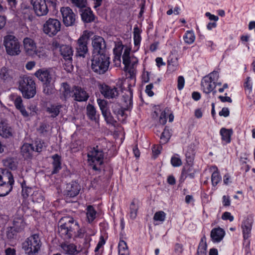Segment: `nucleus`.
<instances>
[{"label":"nucleus","instance_id":"obj_46","mask_svg":"<svg viewBox=\"0 0 255 255\" xmlns=\"http://www.w3.org/2000/svg\"><path fill=\"white\" fill-rule=\"evenodd\" d=\"M97 103L102 113L109 110V108L108 106V102L106 100L99 99L97 100Z\"/></svg>","mask_w":255,"mask_h":255},{"label":"nucleus","instance_id":"obj_36","mask_svg":"<svg viewBox=\"0 0 255 255\" xmlns=\"http://www.w3.org/2000/svg\"><path fill=\"white\" fill-rule=\"evenodd\" d=\"M118 249L119 255L129 253L127 244L124 240H120L118 245Z\"/></svg>","mask_w":255,"mask_h":255},{"label":"nucleus","instance_id":"obj_60","mask_svg":"<svg viewBox=\"0 0 255 255\" xmlns=\"http://www.w3.org/2000/svg\"><path fill=\"white\" fill-rule=\"evenodd\" d=\"M91 240V239L90 237V236H88L86 235L85 237V242L84 243V248L86 250L85 251V253H88L87 249L90 246V242Z\"/></svg>","mask_w":255,"mask_h":255},{"label":"nucleus","instance_id":"obj_43","mask_svg":"<svg viewBox=\"0 0 255 255\" xmlns=\"http://www.w3.org/2000/svg\"><path fill=\"white\" fill-rule=\"evenodd\" d=\"M178 59L177 58L174 59H171L170 60L168 61V69L170 71H175L178 67Z\"/></svg>","mask_w":255,"mask_h":255},{"label":"nucleus","instance_id":"obj_1","mask_svg":"<svg viewBox=\"0 0 255 255\" xmlns=\"http://www.w3.org/2000/svg\"><path fill=\"white\" fill-rule=\"evenodd\" d=\"M79 229L78 222L71 217H64L59 222L58 234L64 240L71 238Z\"/></svg>","mask_w":255,"mask_h":255},{"label":"nucleus","instance_id":"obj_22","mask_svg":"<svg viewBox=\"0 0 255 255\" xmlns=\"http://www.w3.org/2000/svg\"><path fill=\"white\" fill-rule=\"evenodd\" d=\"M34 147L32 144L24 143L21 147V154L24 159H30L32 156Z\"/></svg>","mask_w":255,"mask_h":255},{"label":"nucleus","instance_id":"obj_10","mask_svg":"<svg viewBox=\"0 0 255 255\" xmlns=\"http://www.w3.org/2000/svg\"><path fill=\"white\" fill-rule=\"evenodd\" d=\"M34 75L39 80L41 81L43 84L55 82L56 79L54 72L50 69L44 68L37 70L34 73Z\"/></svg>","mask_w":255,"mask_h":255},{"label":"nucleus","instance_id":"obj_44","mask_svg":"<svg viewBox=\"0 0 255 255\" xmlns=\"http://www.w3.org/2000/svg\"><path fill=\"white\" fill-rule=\"evenodd\" d=\"M102 114L108 124H114L116 122V121L114 120L110 112V109L102 113Z\"/></svg>","mask_w":255,"mask_h":255},{"label":"nucleus","instance_id":"obj_2","mask_svg":"<svg viewBox=\"0 0 255 255\" xmlns=\"http://www.w3.org/2000/svg\"><path fill=\"white\" fill-rule=\"evenodd\" d=\"M14 183L11 172L6 169L0 168V197L8 195L12 190Z\"/></svg>","mask_w":255,"mask_h":255},{"label":"nucleus","instance_id":"obj_51","mask_svg":"<svg viewBox=\"0 0 255 255\" xmlns=\"http://www.w3.org/2000/svg\"><path fill=\"white\" fill-rule=\"evenodd\" d=\"M133 39L135 45H137L140 41V31L138 27L133 28Z\"/></svg>","mask_w":255,"mask_h":255},{"label":"nucleus","instance_id":"obj_48","mask_svg":"<svg viewBox=\"0 0 255 255\" xmlns=\"http://www.w3.org/2000/svg\"><path fill=\"white\" fill-rule=\"evenodd\" d=\"M206 249L207 245L206 243L203 242V240L202 239L198 246L197 252V255H206Z\"/></svg>","mask_w":255,"mask_h":255},{"label":"nucleus","instance_id":"obj_39","mask_svg":"<svg viewBox=\"0 0 255 255\" xmlns=\"http://www.w3.org/2000/svg\"><path fill=\"white\" fill-rule=\"evenodd\" d=\"M61 91L65 99L70 97L72 91L70 90V86L67 83L62 84Z\"/></svg>","mask_w":255,"mask_h":255},{"label":"nucleus","instance_id":"obj_25","mask_svg":"<svg viewBox=\"0 0 255 255\" xmlns=\"http://www.w3.org/2000/svg\"><path fill=\"white\" fill-rule=\"evenodd\" d=\"M61 248L64 253L67 255H76L78 253L76 246L73 244H62Z\"/></svg>","mask_w":255,"mask_h":255},{"label":"nucleus","instance_id":"obj_20","mask_svg":"<svg viewBox=\"0 0 255 255\" xmlns=\"http://www.w3.org/2000/svg\"><path fill=\"white\" fill-rule=\"evenodd\" d=\"M225 232L221 228H214L211 232V238L213 242H220L223 239Z\"/></svg>","mask_w":255,"mask_h":255},{"label":"nucleus","instance_id":"obj_4","mask_svg":"<svg viewBox=\"0 0 255 255\" xmlns=\"http://www.w3.org/2000/svg\"><path fill=\"white\" fill-rule=\"evenodd\" d=\"M19 89L26 99L32 98L36 94L35 83L31 77L23 76L19 81Z\"/></svg>","mask_w":255,"mask_h":255},{"label":"nucleus","instance_id":"obj_19","mask_svg":"<svg viewBox=\"0 0 255 255\" xmlns=\"http://www.w3.org/2000/svg\"><path fill=\"white\" fill-rule=\"evenodd\" d=\"M80 189L78 183L72 182L67 185L65 194L67 197H74L79 194Z\"/></svg>","mask_w":255,"mask_h":255},{"label":"nucleus","instance_id":"obj_17","mask_svg":"<svg viewBox=\"0 0 255 255\" xmlns=\"http://www.w3.org/2000/svg\"><path fill=\"white\" fill-rule=\"evenodd\" d=\"M23 42L26 53L31 56L35 55L36 46L33 40L29 37H25L24 38Z\"/></svg>","mask_w":255,"mask_h":255},{"label":"nucleus","instance_id":"obj_47","mask_svg":"<svg viewBox=\"0 0 255 255\" xmlns=\"http://www.w3.org/2000/svg\"><path fill=\"white\" fill-rule=\"evenodd\" d=\"M66 1L79 8L86 7L87 4L86 0H66Z\"/></svg>","mask_w":255,"mask_h":255},{"label":"nucleus","instance_id":"obj_5","mask_svg":"<svg viewBox=\"0 0 255 255\" xmlns=\"http://www.w3.org/2000/svg\"><path fill=\"white\" fill-rule=\"evenodd\" d=\"M57 0H31L34 11L38 16L46 15L49 11L48 6L55 9L57 5Z\"/></svg>","mask_w":255,"mask_h":255},{"label":"nucleus","instance_id":"obj_38","mask_svg":"<svg viewBox=\"0 0 255 255\" xmlns=\"http://www.w3.org/2000/svg\"><path fill=\"white\" fill-rule=\"evenodd\" d=\"M170 136L171 134L169 129L165 127L160 136V143L161 144L166 143L168 141Z\"/></svg>","mask_w":255,"mask_h":255},{"label":"nucleus","instance_id":"obj_8","mask_svg":"<svg viewBox=\"0 0 255 255\" xmlns=\"http://www.w3.org/2000/svg\"><path fill=\"white\" fill-rule=\"evenodd\" d=\"M61 29V23L57 19L49 18L43 25V32L50 37L57 34Z\"/></svg>","mask_w":255,"mask_h":255},{"label":"nucleus","instance_id":"obj_57","mask_svg":"<svg viewBox=\"0 0 255 255\" xmlns=\"http://www.w3.org/2000/svg\"><path fill=\"white\" fill-rule=\"evenodd\" d=\"M185 80L183 76H180L178 78L177 88L179 90H182L184 86Z\"/></svg>","mask_w":255,"mask_h":255},{"label":"nucleus","instance_id":"obj_42","mask_svg":"<svg viewBox=\"0 0 255 255\" xmlns=\"http://www.w3.org/2000/svg\"><path fill=\"white\" fill-rule=\"evenodd\" d=\"M31 195L33 201L38 203L43 201L44 199L43 193L40 191H33Z\"/></svg>","mask_w":255,"mask_h":255},{"label":"nucleus","instance_id":"obj_58","mask_svg":"<svg viewBox=\"0 0 255 255\" xmlns=\"http://www.w3.org/2000/svg\"><path fill=\"white\" fill-rule=\"evenodd\" d=\"M222 218L225 220H229L230 222L233 221L234 219L231 214L228 212H225L222 215Z\"/></svg>","mask_w":255,"mask_h":255},{"label":"nucleus","instance_id":"obj_28","mask_svg":"<svg viewBox=\"0 0 255 255\" xmlns=\"http://www.w3.org/2000/svg\"><path fill=\"white\" fill-rule=\"evenodd\" d=\"M52 158L53 160L52 162L53 170L52 171V173L56 174L58 172L61 168V157L57 154H56L53 155Z\"/></svg>","mask_w":255,"mask_h":255},{"label":"nucleus","instance_id":"obj_15","mask_svg":"<svg viewBox=\"0 0 255 255\" xmlns=\"http://www.w3.org/2000/svg\"><path fill=\"white\" fill-rule=\"evenodd\" d=\"M72 97L74 100L78 102H85L88 100L89 96L87 92L79 86H74L72 88Z\"/></svg>","mask_w":255,"mask_h":255},{"label":"nucleus","instance_id":"obj_49","mask_svg":"<svg viewBox=\"0 0 255 255\" xmlns=\"http://www.w3.org/2000/svg\"><path fill=\"white\" fill-rule=\"evenodd\" d=\"M166 214L163 211H158L155 213L153 220L156 221L163 222L165 219Z\"/></svg>","mask_w":255,"mask_h":255},{"label":"nucleus","instance_id":"obj_62","mask_svg":"<svg viewBox=\"0 0 255 255\" xmlns=\"http://www.w3.org/2000/svg\"><path fill=\"white\" fill-rule=\"evenodd\" d=\"M167 121L166 113L165 112H162L159 118V123L162 125H164L166 124Z\"/></svg>","mask_w":255,"mask_h":255},{"label":"nucleus","instance_id":"obj_45","mask_svg":"<svg viewBox=\"0 0 255 255\" xmlns=\"http://www.w3.org/2000/svg\"><path fill=\"white\" fill-rule=\"evenodd\" d=\"M10 97L11 99L14 101V105L17 109L23 106L22 105V100L20 96L11 95Z\"/></svg>","mask_w":255,"mask_h":255},{"label":"nucleus","instance_id":"obj_16","mask_svg":"<svg viewBox=\"0 0 255 255\" xmlns=\"http://www.w3.org/2000/svg\"><path fill=\"white\" fill-rule=\"evenodd\" d=\"M13 133V129L6 121H0V136L3 138H8L12 137Z\"/></svg>","mask_w":255,"mask_h":255},{"label":"nucleus","instance_id":"obj_24","mask_svg":"<svg viewBox=\"0 0 255 255\" xmlns=\"http://www.w3.org/2000/svg\"><path fill=\"white\" fill-rule=\"evenodd\" d=\"M0 78L5 82L11 81L13 78L12 71L5 67H2L0 71Z\"/></svg>","mask_w":255,"mask_h":255},{"label":"nucleus","instance_id":"obj_37","mask_svg":"<svg viewBox=\"0 0 255 255\" xmlns=\"http://www.w3.org/2000/svg\"><path fill=\"white\" fill-rule=\"evenodd\" d=\"M130 50L128 49H126L124 50L122 58L123 62L126 68H128L130 64V58L129 56Z\"/></svg>","mask_w":255,"mask_h":255},{"label":"nucleus","instance_id":"obj_6","mask_svg":"<svg viewBox=\"0 0 255 255\" xmlns=\"http://www.w3.org/2000/svg\"><path fill=\"white\" fill-rule=\"evenodd\" d=\"M41 246V242L37 234L30 236L22 244V248L27 255H37Z\"/></svg>","mask_w":255,"mask_h":255},{"label":"nucleus","instance_id":"obj_52","mask_svg":"<svg viewBox=\"0 0 255 255\" xmlns=\"http://www.w3.org/2000/svg\"><path fill=\"white\" fill-rule=\"evenodd\" d=\"M171 164L174 167L180 166L182 164V161L178 155H176L171 157Z\"/></svg>","mask_w":255,"mask_h":255},{"label":"nucleus","instance_id":"obj_59","mask_svg":"<svg viewBox=\"0 0 255 255\" xmlns=\"http://www.w3.org/2000/svg\"><path fill=\"white\" fill-rule=\"evenodd\" d=\"M18 232H16V230L13 228H10L7 232V236L9 239H12L16 235V233Z\"/></svg>","mask_w":255,"mask_h":255},{"label":"nucleus","instance_id":"obj_40","mask_svg":"<svg viewBox=\"0 0 255 255\" xmlns=\"http://www.w3.org/2000/svg\"><path fill=\"white\" fill-rule=\"evenodd\" d=\"M14 227H12L13 229L16 230V232H20L24 227V223L23 220L21 219H14L13 221Z\"/></svg>","mask_w":255,"mask_h":255},{"label":"nucleus","instance_id":"obj_29","mask_svg":"<svg viewBox=\"0 0 255 255\" xmlns=\"http://www.w3.org/2000/svg\"><path fill=\"white\" fill-rule=\"evenodd\" d=\"M82 20L87 23L94 21L95 17L93 12L89 8L85 9L81 13Z\"/></svg>","mask_w":255,"mask_h":255},{"label":"nucleus","instance_id":"obj_33","mask_svg":"<svg viewBox=\"0 0 255 255\" xmlns=\"http://www.w3.org/2000/svg\"><path fill=\"white\" fill-rule=\"evenodd\" d=\"M86 110L87 115L89 118L92 121H95L96 120V110L94 106L89 104L87 106Z\"/></svg>","mask_w":255,"mask_h":255},{"label":"nucleus","instance_id":"obj_54","mask_svg":"<svg viewBox=\"0 0 255 255\" xmlns=\"http://www.w3.org/2000/svg\"><path fill=\"white\" fill-rule=\"evenodd\" d=\"M45 147L44 143L41 141H36L34 143V151L40 152H41L43 147Z\"/></svg>","mask_w":255,"mask_h":255},{"label":"nucleus","instance_id":"obj_13","mask_svg":"<svg viewBox=\"0 0 255 255\" xmlns=\"http://www.w3.org/2000/svg\"><path fill=\"white\" fill-rule=\"evenodd\" d=\"M63 22L66 26L73 25L76 21V15L69 7H62L60 9Z\"/></svg>","mask_w":255,"mask_h":255},{"label":"nucleus","instance_id":"obj_30","mask_svg":"<svg viewBox=\"0 0 255 255\" xmlns=\"http://www.w3.org/2000/svg\"><path fill=\"white\" fill-rule=\"evenodd\" d=\"M97 212L91 205L87 206L86 209L87 220L88 223H92L96 218Z\"/></svg>","mask_w":255,"mask_h":255},{"label":"nucleus","instance_id":"obj_27","mask_svg":"<svg viewBox=\"0 0 255 255\" xmlns=\"http://www.w3.org/2000/svg\"><path fill=\"white\" fill-rule=\"evenodd\" d=\"M220 133L222 136V140L225 141L226 143H229L231 142V137L233 133L232 129H227L223 128L220 129Z\"/></svg>","mask_w":255,"mask_h":255},{"label":"nucleus","instance_id":"obj_56","mask_svg":"<svg viewBox=\"0 0 255 255\" xmlns=\"http://www.w3.org/2000/svg\"><path fill=\"white\" fill-rule=\"evenodd\" d=\"M219 78V74L216 71H213L208 76L205 77L204 78L208 79L212 82H215L216 80H217Z\"/></svg>","mask_w":255,"mask_h":255},{"label":"nucleus","instance_id":"obj_26","mask_svg":"<svg viewBox=\"0 0 255 255\" xmlns=\"http://www.w3.org/2000/svg\"><path fill=\"white\" fill-rule=\"evenodd\" d=\"M62 105L58 104H51L46 108V112L51 114V117L55 118L58 116Z\"/></svg>","mask_w":255,"mask_h":255},{"label":"nucleus","instance_id":"obj_9","mask_svg":"<svg viewBox=\"0 0 255 255\" xmlns=\"http://www.w3.org/2000/svg\"><path fill=\"white\" fill-rule=\"evenodd\" d=\"M89 33L87 31H85L78 39L76 46V56L85 57V54L88 51L87 44L89 40Z\"/></svg>","mask_w":255,"mask_h":255},{"label":"nucleus","instance_id":"obj_34","mask_svg":"<svg viewBox=\"0 0 255 255\" xmlns=\"http://www.w3.org/2000/svg\"><path fill=\"white\" fill-rule=\"evenodd\" d=\"M183 39L185 43L190 44L194 42L195 39L194 33L192 30L187 31L183 36Z\"/></svg>","mask_w":255,"mask_h":255},{"label":"nucleus","instance_id":"obj_23","mask_svg":"<svg viewBox=\"0 0 255 255\" xmlns=\"http://www.w3.org/2000/svg\"><path fill=\"white\" fill-rule=\"evenodd\" d=\"M201 85L203 92L206 94H209L216 87L215 82H212L208 79L204 78L201 82Z\"/></svg>","mask_w":255,"mask_h":255},{"label":"nucleus","instance_id":"obj_11","mask_svg":"<svg viewBox=\"0 0 255 255\" xmlns=\"http://www.w3.org/2000/svg\"><path fill=\"white\" fill-rule=\"evenodd\" d=\"M88 160L93 163L96 162L99 165L103 163L104 152L103 149L100 148L98 145L91 147L87 154Z\"/></svg>","mask_w":255,"mask_h":255},{"label":"nucleus","instance_id":"obj_31","mask_svg":"<svg viewBox=\"0 0 255 255\" xmlns=\"http://www.w3.org/2000/svg\"><path fill=\"white\" fill-rule=\"evenodd\" d=\"M55 91L54 82L43 84V92L46 95L53 94Z\"/></svg>","mask_w":255,"mask_h":255},{"label":"nucleus","instance_id":"obj_14","mask_svg":"<svg viewBox=\"0 0 255 255\" xmlns=\"http://www.w3.org/2000/svg\"><path fill=\"white\" fill-rule=\"evenodd\" d=\"M100 92L104 97L107 99L117 98L119 94V90L115 87H110L107 85H103L100 87Z\"/></svg>","mask_w":255,"mask_h":255},{"label":"nucleus","instance_id":"obj_18","mask_svg":"<svg viewBox=\"0 0 255 255\" xmlns=\"http://www.w3.org/2000/svg\"><path fill=\"white\" fill-rule=\"evenodd\" d=\"M253 219L251 217H248L243 222L242 228L244 239H248L251 234Z\"/></svg>","mask_w":255,"mask_h":255},{"label":"nucleus","instance_id":"obj_35","mask_svg":"<svg viewBox=\"0 0 255 255\" xmlns=\"http://www.w3.org/2000/svg\"><path fill=\"white\" fill-rule=\"evenodd\" d=\"M123 98L127 107H130L132 105V92L130 89L128 90L127 93L123 95Z\"/></svg>","mask_w":255,"mask_h":255},{"label":"nucleus","instance_id":"obj_64","mask_svg":"<svg viewBox=\"0 0 255 255\" xmlns=\"http://www.w3.org/2000/svg\"><path fill=\"white\" fill-rule=\"evenodd\" d=\"M183 246L181 244L176 243L175 245L174 251L178 254H182L183 252Z\"/></svg>","mask_w":255,"mask_h":255},{"label":"nucleus","instance_id":"obj_55","mask_svg":"<svg viewBox=\"0 0 255 255\" xmlns=\"http://www.w3.org/2000/svg\"><path fill=\"white\" fill-rule=\"evenodd\" d=\"M32 189L31 188L23 187L22 186V195L24 198L28 197L32 193Z\"/></svg>","mask_w":255,"mask_h":255},{"label":"nucleus","instance_id":"obj_53","mask_svg":"<svg viewBox=\"0 0 255 255\" xmlns=\"http://www.w3.org/2000/svg\"><path fill=\"white\" fill-rule=\"evenodd\" d=\"M137 207L134 201H132L130 205V216L131 218L135 219L136 216Z\"/></svg>","mask_w":255,"mask_h":255},{"label":"nucleus","instance_id":"obj_50","mask_svg":"<svg viewBox=\"0 0 255 255\" xmlns=\"http://www.w3.org/2000/svg\"><path fill=\"white\" fill-rule=\"evenodd\" d=\"M4 165L11 170H15L17 168V163L13 158L7 159L4 161Z\"/></svg>","mask_w":255,"mask_h":255},{"label":"nucleus","instance_id":"obj_63","mask_svg":"<svg viewBox=\"0 0 255 255\" xmlns=\"http://www.w3.org/2000/svg\"><path fill=\"white\" fill-rule=\"evenodd\" d=\"M153 87V86L152 84H150L146 86L145 92L150 97H152L154 95L153 92L151 91Z\"/></svg>","mask_w":255,"mask_h":255},{"label":"nucleus","instance_id":"obj_3","mask_svg":"<svg viewBox=\"0 0 255 255\" xmlns=\"http://www.w3.org/2000/svg\"><path fill=\"white\" fill-rule=\"evenodd\" d=\"M91 61V69L94 72L103 74L108 70L110 65L108 54H93Z\"/></svg>","mask_w":255,"mask_h":255},{"label":"nucleus","instance_id":"obj_41","mask_svg":"<svg viewBox=\"0 0 255 255\" xmlns=\"http://www.w3.org/2000/svg\"><path fill=\"white\" fill-rule=\"evenodd\" d=\"M113 112L117 116H124L125 114L124 109L118 103L114 104L112 106Z\"/></svg>","mask_w":255,"mask_h":255},{"label":"nucleus","instance_id":"obj_7","mask_svg":"<svg viewBox=\"0 0 255 255\" xmlns=\"http://www.w3.org/2000/svg\"><path fill=\"white\" fill-rule=\"evenodd\" d=\"M3 44L7 54L17 55L20 53V45L17 38L11 35L4 37Z\"/></svg>","mask_w":255,"mask_h":255},{"label":"nucleus","instance_id":"obj_61","mask_svg":"<svg viewBox=\"0 0 255 255\" xmlns=\"http://www.w3.org/2000/svg\"><path fill=\"white\" fill-rule=\"evenodd\" d=\"M229 109L226 107L223 108L222 110L219 113L220 116H223L224 117H227L229 116Z\"/></svg>","mask_w":255,"mask_h":255},{"label":"nucleus","instance_id":"obj_32","mask_svg":"<svg viewBox=\"0 0 255 255\" xmlns=\"http://www.w3.org/2000/svg\"><path fill=\"white\" fill-rule=\"evenodd\" d=\"M215 169L214 171L212 174L211 181L213 186H216L221 180V176L220 175L219 171L216 166L213 167Z\"/></svg>","mask_w":255,"mask_h":255},{"label":"nucleus","instance_id":"obj_12","mask_svg":"<svg viewBox=\"0 0 255 255\" xmlns=\"http://www.w3.org/2000/svg\"><path fill=\"white\" fill-rule=\"evenodd\" d=\"M93 54H108L104 39L99 36H95L92 40Z\"/></svg>","mask_w":255,"mask_h":255},{"label":"nucleus","instance_id":"obj_21","mask_svg":"<svg viewBox=\"0 0 255 255\" xmlns=\"http://www.w3.org/2000/svg\"><path fill=\"white\" fill-rule=\"evenodd\" d=\"M61 54L63 58L67 61V64L71 65L73 50L72 48L67 45L62 46L60 48Z\"/></svg>","mask_w":255,"mask_h":255}]
</instances>
